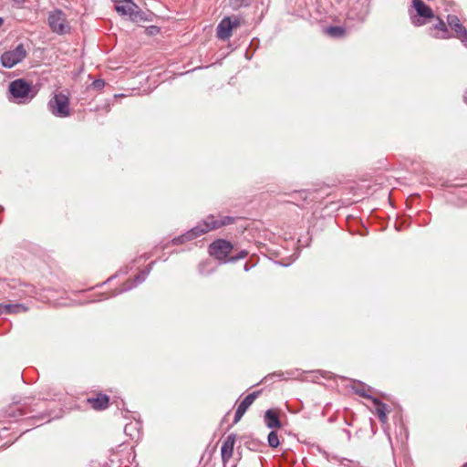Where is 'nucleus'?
<instances>
[{"label": "nucleus", "mask_w": 467, "mask_h": 467, "mask_svg": "<svg viewBox=\"0 0 467 467\" xmlns=\"http://www.w3.org/2000/svg\"><path fill=\"white\" fill-rule=\"evenodd\" d=\"M235 219L232 216H222L216 220L213 215H208L204 220L198 223L196 226L186 232L184 234L174 237L171 240L173 244H181L186 241H192L212 230L234 223Z\"/></svg>", "instance_id": "f257e3e1"}, {"label": "nucleus", "mask_w": 467, "mask_h": 467, "mask_svg": "<svg viewBox=\"0 0 467 467\" xmlns=\"http://www.w3.org/2000/svg\"><path fill=\"white\" fill-rule=\"evenodd\" d=\"M11 100L18 104L30 102L36 95L33 86L23 78L16 79L9 84Z\"/></svg>", "instance_id": "f03ea898"}, {"label": "nucleus", "mask_w": 467, "mask_h": 467, "mask_svg": "<svg viewBox=\"0 0 467 467\" xmlns=\"http://www.w3.org/2000/svg\"><path fill=\"white\" fill-rule=\"evenodd\" d=\"M48 110L57 118L70 116L69 99L63 93H56L47 103Z\"/></svg>", "instance_id": "7ed1b4c3"}, {"label": "nucleus", "mask_w": 467, "mask_h": 467, "mask_svg": "<svg viewBox=\"0 0 467 467\" xmlns=\"http://www.w3.org/2000/svg\"><path fill=\"white\" fill-rule=\"evenodd\" d=\"M231 242L224 239H217L209 245V254L222 263L228 261V256L233 251Z\"/></svg>", "instance_id": "20e7f679"}, {"label": "nucleus", "mask_w": 467, "mask_h": 467, "mask_svg": "<svg viewBox=\"0 0 467 467\" xmlns=\"http://www.w3.org/2000/svg\"><path fill=\"white\" fill-rule=\"evenodd\" d=\"M48 25L51 30L58 35H64L70 31L66 15L61 10H55L48 16Z\"/></svg>", "instance_id": "39448f33"}, {"label": "nucleus", "mask_w": 467, "mask_h": 467, "mask_svg": "<svg viewBox=\"0 0 467 467\" xmlns=\"http://www.w3.org/2000/svg\"><path fill=\"white\" fill-rule=\"evenodd\" d=\"M26 56L23 44H19L15 49L5 51L2 54L0 60L4 67L11 68L20 63Z\"/></svg>", "instance_id": "423d86ee"}, {"label": "nucleus", "mask_w": 467, "mask_h": 467, "mask_svg": "<svg viewBox=\"0 0 467 467\" xmlns=\"http://www.w3.org/2000/svg\"><path fill=\"white\" fill-rule=\"evenodd\" d=\"M412 5L418 16V17H411V21L415 26L424 25L427 23V20L434 17V14L431 8L422 0H412Z\"/></svg>", "instance_id": "0eeeda50"}, {"label": "nucleus", "mask_w": 467, "mask_h": 467, "mask_svg": "<svg viewBox=\"0 0 467 467\" xmlns=\"http://www.w3.org/2000/svg\"><path fill=\"white\" fill-rule=\"evenodd\" d=\"M240 18L237 16H226L221 20L217 26V36L222 40H227L231 37L233 29L239 26Z\"/></svg>", "instance_id": "6e6552de"}, {"label": "nucleus", "mask_w": 467, "mask_h": 467, "mask_svg": "<svg viewBox=\"0 0 467 467\" xmlns=\"http://www.w3.org/2000/svg\"><path fill=\"white\" fill-rule=\"evenodd\" d=\"M154 263L155 262H151L144 270L140 271L135 276V279L133 282L127 281L125 284L122 285V286L120 288L116 289V291L110 296H117V295L122 294L124 292H127V291L130 290L132 287H134L135 285L144 282L146 280L147 276L149 275V274L150 273Z\"/></svg>", "instance_id": "1a4fd4ad"}, {"label": "nucleus", "mask_w": 467, "mask_h": 467, "mask_svg": "<svg viewBox=\"0 0 467 467\" xmlns=\"http://www.w3.org/2000/svg\"><path fill=\"white\" fill-rule=\"evenodd\" d=\"M447 24L455 33V37L467 44V30L455 15L447 16Z\"/></svg>", "instance_id": "9d476101"}, {"label": "nucleus", "mask_w": 467, "mask_h": 467, "mask_svg": "<svg viewBox=\"0 0 467 467\" xmlns=\"http://www.w3.org/2000/svg\"><path fill=\"white\" fill-rule=\"evenodd\" d=\"M258 394L259 391L250 393L240 402L234 414V423H237L242 419L247 409L254 403Z\"/></svg>", "instance_id": "9b49d317"}, {"label": "nucleus", "mask_w": 467, "mask_h": 467, "mask_svg": "<svg viewBox=\"0 0 467 467\" xmlns=\"http://www.w3.org/2000/svg\"><path fill=\"white\" fill-rule=\"evenodd\" d=\"M447 25L441 18L439 16L435 18V22L432 26L430 28L431 35L436 38L446 39L450 38L451 35L449 34V30Z\"/></svg>", "instance_id": "f8f14e48"}, {"label": "nucleus", "mask_w": 467, "mask_h": 467, "mask_svg": "<svg viewBox=\"0 0 467 467\" xmlns=\"http://www.w3.org/2000/svg\"><path fill=\"white\" fill-rule=\"evenodd\" d=\"M234 443H235V435L234 434L228 435L226 437V439L224 440V441L223 442V445L221 447V456H222V461L224 464L233 456Z\"/></svg>", "instance_id": "ddd939ff"}, {"label": "nucleus", "mask_w": 467, "mask_h": 467, "mask_svg": "<svg viewBox=\"0 0 467 467\" xmlns=\"http://www.w3.org/2000/svg\"><path fill=\"white\" fill-rule=\"evenodd\" d=\"M28 307L23 304H0V315H13L24 313Z\"/></svg>", "instance_id": "4468645a"}, {"label": "nucleus", "mask_w": 467, "mask_h": 467, "mask_svg": "<svg viewBox=\"0 0 467 467\" xmlns=\"http://www.w3.org/2000/svg\"><path fill=\"white\" fill-rule=\"evenodd\" d=\"M264 420L269 429H279L282 426L278 414L272 409L265 412Z\"/></svg>", "instance_id": "2eb2a0df"}, {"label": "nucleus", "mask_w": 467, "mask_h": 467, "mask_svg": "<svg viewBox=\"0 0 467 467\" xmlns=\"http://www.w3.org/2000/svg\"><path fill=\"white\" fill-rule=\"evenodd\" d=\"M372 402L375 405V410L376 415L378 416L379 421L382 424H386L388 422V416H387V405L383 402H381L378 398H373Z\"/></svg>", "instance_id": "dca6fc26"}, {"label": "nucleus", "mask_w": 467, "mask_h": 467, "mask_svg": "<svg viewBox=\"0 0 467 467\" xmlns=\"http://www.w3.org/2000/svg\"><path fill=\"white\" fill-rule=\"evenodd\" d=\"M88 400L91 404L92 408L97 410L106 409L109 404V397L103 394H99L96 398H89Z\"/></svg>", "instance_id": "f3484780"}, {"label": "nucleus", "mask_w": 467, "mask_h": 467, "mask_svg": "<svg viewBox=\"0 0 467 467\" xmlns=\"http://www.w3.org/2000/svg\"><path fill=\"white\" fill-rule=\"evenodd\" d=\"M354 383L356 384V386H353V389L358 395L372 400L374 397L370 395V393L372 392V389L369 386L363 384L359 381H355Z\"/></svg>", "instance_id": "a211bd4d"}, {"label": "nucleus", "mask_w": 467, "mask_h": 467, "mask_svg": "<svg viewBox=\"0 0 467 467\" xmlns=\"http://www.w3.org/2000/svg\"><path fill=\"white\" fill-rule=\"evenodd\" d=\"M123 5L116 4L115 9L116 11L122 16H129L130 17L131 13L133 11L132 7H135L136 4L132 2V0L123 1Z\"/></svg>", "instance_id": "6ab92c4d"}, {"label": "nucleus", "mask_w": 467, "mask_h": 467, "mask_svg": "<svg viewBox=\"0 0 467 467\" xmlns=\"http://www.w3.org/2000/svg\"><path fill=\"white\" fill-rule=\"evenodd\" d=\"M133 11L131 13V16L130 19L134 23H140L142 21H148L149 17L148 15L143 12L137 5L135 7H132Z\"/></svg>", "instance_id": "aec40b11"}, {"label": "nucleus", "mask_w": 467, "mask_h": 467, "mask_svg": "<svg viewBox=\"0 0 467 467\" xmlns=\"http://www.w3.org/2000/svg\"><path fill=\"white\" fill-rule=\"evenodd\" d=\"M140 423L139 421H136L135 423L126 424L124 427V431L131 439H135L136 437L140 436Z\"/></svg>", "instance_id": "412c9836"}, {"label": "nucleus", "mask_w": 467, "mask_h": 467, "mask_svg": "<svg viewBox=\"0 0 467 467\" xmlns=\"http://www.w3.org/2000/svg\"><path fill=\"white\" fill-rule=\"evenodd\" d=\"M326 32L333 37H341L345 34V28L342 26H329L326 29Z\"/></svg>", "instance_id": "4be33fe9"}, {"label": "nucleus", "mask_w": 467, "mask_h": 467, "mask_svg": "<svg viewBox=\"0 0 467 467\" xmlns=\"http://www.w3.org/2000/svg\"><path fill=\"white\" fill-rule=\"evenodd\" d=\"M267 441H268V445L271 448H276V447H278V445L280 443L277 432L275 431H270V433L268 434V437H267Z\"/></svg>", "instance_id": "5701e85b"}, {"label": "nucleus", "mask_w": 467, "mask_h": 467, "mask_svg": "<svg viewBox=\"0 0 467 467\" xmlns=\"http://www.w3.org/2000/svg\"><path fill=\"white\" fill-rule=\"evenodd\" d=\"M252 0H229L230 6L234 10H237L244 6H248Z\"/></svg>", "instance_id": "b1692460"}, {"label": "nucleus", "mask_w": 467, "mask_h": 467, "mask_svg": "<svg viewBox=\"0 0 467 467\" xmlns=\"http://www.w3.org/2000/svg\"><path fill=\"white\" fill-rule=\"evenodd\" d=\"M247 254H248V252H247L246 250H242V251H240V252L238 253V254H237V255L230 256V257L228 258V261H229V262L234 263V262L238 261L239 259H244V258H245V257L247 256Z\"/></svg>", "instance_id": "393cba45"}, {"label": "nucleus", "mask_w": 467, "mask_h": 467, "mask_svg": "<svg viewBox=\"0 0 467 467\" xmlns=\"http://www.w3.org/2000/svg\"><path fill=\"white\" fill-rule=\"evenodd\" d=\"M105 86V81L103 79H96L92 82L91 87L94 89H101Z\"/></svg>", "instance_id": "a878e982"}, {"label": "nucleus", "mask_w": 467, "mask_h": 467, "mask_svg": "<svg viewBox=\"0 0 467 467\" xmlns=\"http://www.w3.org/2000/svg\"><path fill=\"white\" fill-rule=\"evenodd\" d=\"M295 193L300 195L302 198L306 197V192L305 191L296 192Z\"/></svg>", "instance_id": "bb28decb"}, {"label": "nucleus", "mask_w": 467, "mask_h": 467, "mask_svg": "<svg viewBox=\"0 0 467 467\" xmlns=\"http://www.w3.org/2000/svg\"><path fill=\"white\" fill-rule=\"evenodd\" d=\"M150 29V34H152L153 31H158L157 27H155V26H151Z\"/></svg>", "instance_id": "cd10ccee"}, {"label": "nucleus", "mask_w": 467, "mask_h": 467, "mask_svg": "<svg viewBox=\"0 0 467 467\" xmlns=\"http://www.w3.org/2000/svg\"><path fill=\"white\" fill-rule=\"evenodd\" d=\"M463 99H464V102L467 104V90L464 93Z\"/></svg>", "instance_id": "c85d7f7f"}, {"label": "nucleus", "mask_w": 467, "mask_h": 467, "mask_svg": "<svg viewBox=\"0 0 467 467\" xmlns=\"http://www.w3.org/2000/svg\"><path fill=\"white\" fill-rule=\"evenodd\" d=\"M249 269H250V267L248 266V265H247V264H245V265H244V270H245V271H249Z\"/></svg>", "instance_id": "c756f323"}, {"label": "nucleus", "mask_w": 467, "mask_h": 467, "mask_svg": "<svg viewBox=\"0 0 467 467\" xmlns=\"http://www.w3.org/2000/svg\"><path fill=\"white\" fill-rule=\"evenodd\" d=\"M3 22H4L3 18L0 17V26L3 25Z\"/></svg>", "instance_id": "7c9ffc66"}, {"label": "nucleus", "mask_w": 467, "mask_h": 467, "mask_svg": "<svg viewBox=\"0 0 467 467\" xmlns=\"http://www.w3.org/2000/svg\"><path fill=\"white\" fill-rule=\"evenodd\" d=\"M143 256L145 257V259H149V257H150L149 255H146V254H144Z\"/></svg>", "instance_id": "2f4dec72"}, {"label": "nucleus", "mask_w": 467, "mask_h": 467, "mask_svg": "<svg viewBox=\"0 0 467 467\" xmlns=\"http://www.w3.org/2000/svg\"><path fill=\"white\" fill-rule=\"evenodd\" d=\"M396 228L398 229V231H400L401 227L400 226H396Z\"/></svg>", "instance_id": "473e14b6"}, {"label": "nucleus", "mask_w": 467, "mask_h": 467, "mask_svg": "<svg viewBox=\"0 0 467 467\" xmlns=\"http://www.w3.org/2000/svg\"><path fill=\"white\" fill-rule=\"evenodd\" d=\"M462 467H467V462L462 465Z\"/></svg>", "instance_id": "72a5a7b5"}, {"label": "nucleus", "mask_w": 467, "mask_h": 467, "mask_svg": "<svg viewBox=\"0 0 467 467\" xmlns=\"http://www.w3.org/2000/svg\"><path fill=\"white\" fill-rule=\"evenodd\" d=\"M275 375H276V376H278V377H280V376H281L282 374H280V373H277V374H275Z\"/></svg>", "instance_id": "f704fd0d"}]
</instances>
